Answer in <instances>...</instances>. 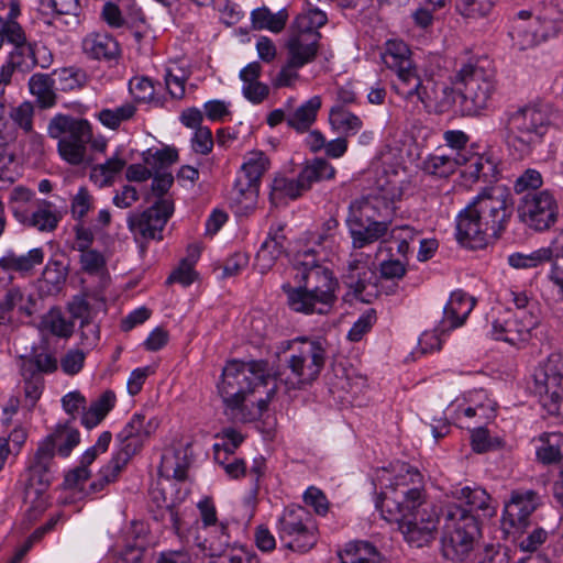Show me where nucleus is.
I'll list each match as a JSON object with an SVG mask.
<instances>
[{"mask_svg": "<svg viewBox=\"0 0 563 563\" xmlns=\"http://www.w3.org/2000/svg\"><path fill=\"white\" fill-rule=\"evenodd\" d=\"M298 286H282L288 307L303 314H329L336 301L340 284L333 272L321 263L314 249L298 251L292 258Z\"/></svg>", "mask_w": 563, "mask_h": 563, "instance_id": "nucleus-1", "label": "nucleus"}, {"mask_svg": "<svg viewBox=\"0 0 563 563\" xmlns=\"http://www.w3.org/2000/svg\"><path fill=\"white\" fill-rule=\"evenodd\" d=\"M514 210L510 192L504 187H486L455 218V238L460 245L484 249L489 239L506 230Z\"/></svg>", "mask_w": 563, "mask_h": 563, "instance_id": "nucleus-2", "label": "nucleus"}, {"mask_svg": "<svg viewBox=\"0 0 563 563\" xmlns=\"http://www.w3.org/2000/svg\"><path fill=\"white\" fill-rule=\"evenodd\" d=\"M550 103H529L507 114L503 137L510 154L522 159L542 145L553 120Z\"/></svg>", "mask_w": 563, "mask_h": 563, "instance_id": "nucleus-3", "label": "nucleus"}, {"mask_svg": "<svg viewBox=\"0 0 563 563\" xmlns=\"http://www.w3.org/2000/svg\"><path fill=\"white\" fill-rule=\"evenodd\" d=\"M441 520L442 556L453 563L466 562L482 538L477 516L464 510L461 505L445 504L441 508Z\"/></svg>", "mask_w": 563, "mask_h": 563, "instance_id": "nucleus-4", "label": "nucleus"}, {"mask_svg": "<svg viewBox=\"0 0 563 563\" xmlns=\"http://www.w3.org/2000/svg\"><path fill=\"white\" fill-rule=\"evenodd\" d=\"M268 379H271V369L267 361L245 363L233 360L224 366L218 389L227 409L240 410L244 407L246 395L253 393L258 386H266Z\"/></svg>", "mask_w": 563, "mask_h": 563, "instance_id": "nucleus-5", "label": "nucleus"}, {"mask_svg": "<svg viewBox=\"0 0 563 563\" xmlns=\"http://www.w3.org/2000/svg\"><path fill=\"white\" fill-rule=\"evenodd\" d=\"M380 514L386 521L397 523L407 542L417 548L433 539V532L441 520V511L427 500L400 507L398 500L390 499L386 503V510Z\"/></svg>", "mask_w": 563, "mask_h": 563, "instance_id": "nucleus-6", "label": "nucleus"}, {"mask_svg": "<svg viewBox=\"0 0 563 563\" xmlns=\"http://www.w3.org/2000/svg\"><path fill=\"white\" fill-rule=\"evenodd\" d=\"M380 57L386 67L396 71L398 81L394 88L400 97L408 100L416 98L426 106L434 100L429 87L433 82H422L413 66L411 52L402 40H388Z\"/></svg>", "mask_w": 563, "mask_h": 563, "instance_id": "nucleus-7", "label": "nucleus"}, {"mask_svg": "<svg viewBox=\"0 0 563 563\" xmlns=\"http://www.w3.org/2000/svg\"><path fill=\"white\" fill-rule=\"evenodd\" d=\"M455 78L463 86L460 108L464 115H478L488 108L495 91V70L487 58L463 64Z\"/></svg>", "mask_w": 563, "mask_h": 563, "instance_id": "nucleus-8", "label": "nucleus"}, {"mask_svg": "<svg viewBox=\"0 0 563 563\" xmlns=\"http://www.w3.org/2000/svg\"><path fill=\"white\" fill-rule=\"evenodd\" d=\"M286 358L290 374L285 383L289 389H301L311 385L320 375L327 358V350L320 340L297 339L288 343Z\"/></svg>", "mask_w": 563, "mask_h": 563, "instance_id": "nucleus-9", "label": "nucleus"}, {"mask_svg": "<svg viewBox=\"0 0 563 563\" xmlns=\"http://www.w3.org/2000/svg\"><path fill=\"white\" fill-rule=\"evenodd\" d=\"M48 135L58 140L60 157L71 165H80L86 156V145L91 141L92 130L86 119L57 114L47 126Z\"/></svg>", "mask_w": 563, "mask_h": 563, "instance_id": "nucleus-10", "label": "nucleus"}, {"mask_svg": "<svg viewBox=\"0 0 563 563\" xmlns=\"http://www.w3.org/2000/svg\"><path fill=\"white\" fill-rule=\"evenodd\" d=\"M317 526L312 515L302 506L286 507L278 518L277 532L286 548L307 552L317 543Z\"/></svg>", "mask_w": 563, "mask_h": 563, "instance_id": "nucleus-11", "label": "nucleus"}, {"mask_svg": "<svg viewBox=\"0 0 563 563\" xmlns=\"http://www.w3.org/2000/svg\"><path fill=\"white\" fill-rule=\"evenodd\" d=\"M335 168L324 158L308 163L296 179L277 176L273 180L271 201L277 205L282 199H297L309 190L313 183L334 178Z\"/></svg>", "mask_w": 563, "mask_h": 563, "instance_id": "nucleus-12", "label": "nucleus"}, {"mask_svg": "<svg viewBox=\"0 0 563 563\" xmlns=\"http://www.w3.org/2000/svg\"><path fill=\"white\" fill-rule=\"evenodd\" d=\"M387 481L389 483L385 485L382 498L376 501V508L380 512L386 510V503L390 499L398 500L400 507L408 504L419 505L426 500L423 477L417 468L401 463L396 475Z\"/></svg>", "mask_w": 563, "mask_h": 563, "instance_id": "nucleus-13", "label": "nucleus"}, {"mask_svg": "<svg viewBox=\"0 0 563 563\" xmlns=\"http://www.w3.org/2000/svg\"><path fill=\"white\" fill-rule=\"evenodd\" d=\"M547 262H551L549 280L558 288V294L563 300V229L558 232L549 246L529 254L514 253L508 256L509 265L517 269L538 267Z\"/></svg>", "mask_w": 563, "mask_h": 563, "instance_id": "nucleus-14", "label": "nucleus"}, {"mask_svg": "<svg viewBox=\"0 0 563 563\" xmlns=\"http://www.w3.org/2000/svg\"><path fill=\"white\" fill-rule=\"evenodd\" d=\"M269 159L261 151L251 152L234 181L232 199L241 209H253L260 191L261 179L268 169Z\"/></svg>", "mask_w": 563, "mask_h": 563, "instance_id": "nucleus-15", "label": "nucleus"}, {"mask_svg": "<svg viewBox=\"0 0 563 563\" xmlns=\"http://www.w3.org/2000/svg\"><path fill=\"white\" fill-rule=\"evenodd\" d=\"M558 202L548 189L526 192L518 206L520 221L534 231L550 229L558 221Z\"/></svg>", "mask_w": 563, "mask_h": 563, "instance_id": "nucleus-16", "label": "nucleus"}, {"mask_svg": "<svg viewBox=\"0 0 563 563\" xmlns=\"http://www.w3.org/2000/svg\"><path fill=\"white\" fill-rule=\"evenodd\" d=\"M173 213V200H157L142 212H130L126 218L128 229L136 241L139 238L161 241L163 240L162 232Z\"/></svg>", "mask_w": 563, "mask_h": 563, "instance_id": "nucleus-17", "label": "nucleus"}, {"mask_svg": "<svg viewBox=\"0 0 563 563\" xmlns=\"http://www.w3.org/2000/svg\"><path fill=\"white\" fill-rule=\"evenodd\" d=\"M537 377L540 402L551 416H558L563 402V353H552L541 373Z\"/></svg>", "mask_w": 563, "mask_h": 563, "instance_id": "nucleus-18", "label": "nucleus"}, {"mask_svg": "<svg viewBox=\"0 0 563 563\" xmlns=\"http://www.w3.org/2000/svg\"><path fill=\"white\" fill-rule=\"evenodd\" d=\"M395 194L389 196L380 192L356 199L349 207L346 221L386 222V225H389L395 210Z\"/></svg>", "mask_w": 563, "mask_h": 563, "instance_id": "nucleus-19", "label": "nucleus"}, {"mask_svg": "<svg viewBox=\"0 0 563 563\" xmlns=\"http://www.w3.org/2000/svg\"><path fill=\"white\" fill-rule=\"evenodd\" d=\"M537 319L526 311L500 313L492 323V335L496 340L517 345L528 340L530 331L536 327Z\"/></svg>", "mask_w": 563, "mask_h": 563, "instance_id": "nucleus-20", "label": "nucleus"}, {"mask_svg": "<svg viewBox=\"0 0 563 563\" xmlns=\"http://www.w3.org/2000/svg\"><path fill=\"white\" fill-rule=\"evenodd\" d=\"M158 422L155 418L146 421L143 413H134L131 420L125 424L122 431L118 434L121 442L119 453L128 455L131 460L143 446L144 441L156 430Z\"/></svg>", "mask_w": 563, "mask_h": 563, "instance_id": "nucleus-21", "label": "nucleus"}, {"mask_svg": "<svg viewBox=\"0 0 563 563\" xmlns=\"http://www.w3.org/2000/svg\"><path fill=\"white\" fill-rule=\"evenodd\" d=\"M54 457V454L40 445L37 446L34 457L27 467L26 493L30 489H34V493L40 495L52 484L57 470Z\"/></svg>", "mask_w": 563, "mask_h": 563, "instance_id": "nucleus-22", "label": "nucleus"}, {"mask_svg": "<svg viewBox=\"0 0 563 563\" xmlns=\"http://www.w3.org/2000/svg\"><path fill=\"white\" fill-rule=\"evenodd\" d=\"M538 506L539 496L534 490H514L505 505L504 519L514 528H525Z\"/></svg>", "mask_w": 563, "mask_h": 563, "instance_id": "nucleus-23", "label": "nucleus"}, {"mask_svg": "<svg viewBox=\"0 0 563 563\" xmlns=\"http://www.w3.org/2000/svg\"><path fill=\"white\" fill-rule=\"evenodd\" d=\"M321 36L313 33H303L289 29V36L286 42L290 65L303 67L317 57Z\"/></svg>", "mask_w": 563, "mask_h": 563, "instance_id": "nucleus-24", "label": "nucleus"}, {"mask_svg": "<svg viewBox=\"0 0 563 563\" xmlns=\"http://www.w3.org/2000/svg\"><path fill=\"white\" fill-rule=\"evenodd\" d=\"M84 54L92 60L117 62L121 56L119 42L109 33L91 32L81 42Z\"/></svg>", "mask_w": 563, "mask_h": 563, "instance_id": "nucleus-25", "label": "nucleus"}, {"mask_svg": "<svg viewBox=\"0 0 563 563\" xmlns=\"http://www.w3.org/2000/svg\"><path fill=\"white\" fill-rule=\"evenodd\" d=\"M284 224H272L267 238L262 243L255 257V267L261 274H266L276 261L285 253Z\"/></svg>", "mask_w": 563, "mask_h": 563, "instance_id": "nucleus-26", "label": "nucleus"}, {"mask_svg": "<svg viewBox=\"0 0 563 563\" xmlns=\"http://www.w3.org/2000/svg\"><path fill=\"white\" fill-rule=\"evenodd\" d=\"M453 504L461 505L464 510L475 515L482 511L485 517H493L496 514V505L492 496L481 486L456 487L451 492Z\"/></svg>", "mask_w": 563, "mask_h": 563, "instance_id": "nucleus-27", "label": "nucleus"}, {"mask_svg": "<svg viewBox=\"0 0 563 563\" xmlns=\"http://www.w3.org/2000/svg\"><path fill=\"white\" fill-rule=\"evenodd\" d=\"M476 305L474 297L463 290L451 294L443 309L442 330H451L461 327Z\"/></svg>", "mask_w": 563, "mask_h": 563, "instance_id": "nucleus-28", "label": "nucleus"}, {"mask_svg": "<svg viewBox=\"0 0 563 563\" xmlns=\"http://www.w3.org/2000/svg\"><path fill=\"white\" fill-rule=\"evenodd\" d=\"M10 37L11 52L8 54L7 60L14 73L16 69L29 73L38 65L36 58V43L27 41L26 33Z\"/></svg>", "mask_w": 563, "mask_h": 563, "instance_id": "nucleus-29", "label": "nucleus"}, {"mask_svg": "<svg viewBox=\"0 0 563 563\" xmlns=\"http://www.w3.org/2000/svg\"><path fill=\"white\" fill-rule=\"evenodd\" d=\"M79 442V431L67 422L65 424H58L52 433L46 435L38 443V445L54 455L57 453L63 457H67Z\"/></svg>", "mask_w": 563, "mask_h": 563, "instance_id": "nucleus-30", "label": "nucleus"}, {"mask_svg": "<svg viewBox=\"0 0 563 563\" xmlns=\"http://www.w3.org/2000/svg\"><path fill=\"white\" fill-rule=\"evenodd\" d=\"M13 214L20 222L42 232L54 231L62 219L60 214L53 209L52 202L46 200H41L37 209L31 216L24 214L16 208H14Z\"/></svg>", "mask_w": 563, "mask_h": 563, "instance_id": "nucleus-31", "label": "nucleus"}, {"mask_svg": "<svg viewBox=\"0 0 563 563\" xmlns=\"http://www.w3.org/2000/svg\"><path fill=\"white\" fill-rule=\"evenodd\" d=\"M321 107V97L312 96L307 101L297 107L294 111L287 114L286 123L288 128L295 130L297 133L308 132L314 124Z\"/></svg>", "mask_w": 563, "mask_h": 563, "instance_id": "nucleus-32", "label": "nucleus"}, {"mask_svg": "<svg viewBox=\"0 0 563 563\" xmlns=\"http://www.w3.org/2000/svg\"><path fill=\"white\" fill-rule=\"evenodd\" d=\"M375 278V272L368 267L366 262L360 260L350 261L346 272L342 276L343 284L357 298H361L366 288L374 284Z\"/></svg>", "mask_w": 563, "mask_h": 563, "instance_id": "nucleus-33", "label": "nucleus"}, {"mask_svg": "<svg viewBox=\"0 0 563 563\" xmlns=\"http://www.w3.org/2000/svg\"><path fill=\"white\" fill-rule=\"evenodd\" d=\"M462 164H466V158L461 152H455L454 154H430L422 162V170L432 176L446 178L454 174Z\"/></svg>", "mask_w": 563, "mask_h": 563, "instance_id": "nucleus-34", "label": "nucleus"}, {"mask_svg": "<svg viewBox=\"0 0 563 563\" xmlns=\"http://www.w3.org/2000/svg\"><path fill=\"white\" fill-rule=\"evenodd\" d=\"M354 249H363L384 236L388 231L386 222H356L346 221Z\"/></svg>", "mask_w": 563, "mask_h": 563, "instance_id": "nucleus-35", "label": "nucleus"}, {"mask_svg": "<svg viewBox=\"0 0 563 563\" xmlns=\"http://www.w3.org/2000/svg\"><path fill=\"white\" fill-rule=\"evenodd\" d=\"M340 563H389L369 542L356 541L346 544L339 553Z\"/></svg>", "mask_w": 563, "mask_h": 563, "instance_id": "nucleus-36", "label": "nucleus"}, {"mask_svg": "<svg viewBox=\"0 0 563 563\" xmlns=\"http://www.w3.org/2000/svg\"><path fill=\"white\" fill-rule=\"evenodd\" d=\"M537 441L540 443L536 448L538 462L551 465L563 460V433L543 432L537 438Z\"/></svg>", "mask_w": 563, "mask_h": 563, "instance_id": "nucleus-37", "label": "nucleus"}, {"mask_svg": "<svg viewBox=\"0 0 563 563\" xmlns=\"http://www.w3.org/2000/svg\"><path fill=\"white\" fill-rule=\"evenodd\" d=\"M128 455H122L119 452H115L111 460L103 465L98 475L97 478L91 482L88 488V494H97L101 493L106 489L107 486H109L112 483H115L119 478L120 473L124 470V467L129 463Z\"/></svg>", "mask_w": 563, "mask_h": 563, "instance_id": "nucleus-38", "label": "nucleus"}, {"mask_svg": "<svg viewBox=\"0 0 563 563\" xmlns=\"http://www.w3.org/2000/svg\"><path fill=\"white\" fill-rule=\"evenodd\" d=\"M203 540L199 542V547L210 556H222L231 542L228 526L223 522L202 529Z\"/></svg>", "mask_w": 563, "mask_h": 563, "instance_id": "nucleus-39", "label": "nucleus"}, {"mask_svg": "<svg viewBox=\"0 0 563 563\" xmlns=\"http://www.w3.org/2000/svg\"><path fill=\"white\" fill-rule=\"evenodd\" d=\"M44 261V251L41 247L32 249L24 255L8 252L0 258V268L4 272H18L21 274L31 272Z\"/></svg>", "mask_w": 563, "mask_h": 563, "instance_id": "nucleus-40", "label": "nucleus"}, {"mask_svg": "<svg viewBox=\"0 0 563 563\" xmlns=\"http://www.w3.org/2000/svg\"><path fill=\"white\" fill-rule=\"evenodd\" d=\"M287 20L288 12L286 9L273 13L267 7H262L251 12V23L254 30H268L273 33H279L284 30Z\"/></svg>", "mask_w": 563, "mask_h": 563, "instance_id": "nucleus-41", "label": "nucleus"}, {"mask_svg": "<svg viewBox=\"0 0 563 563\" xmlns=\"http://www.w3.org/2000/svg\"><path fill=\"white\" fill-rule=\"evenodd\" d=\"M55 80L47 74L36 73L29 79L30 92L36 98L41 108H51L56 102Z\"/></svg>", "mask_w": 563, "mask_h": 563, "instance_id": "nucleus-42", "label": "nucleus"}, {"mask_svg": "<svg viewBox=\"0 0 563 563\" xmlns=\"http://www.w3.org/2000/svg\"><path fill=\"white\" fill-rule=\"evenodd\" d=\"M68 268L62 261L51 258L42 273L43 289L48 295L60 291L66 283Z\"/></svg>", "mask_w": 563, "mask_h": 563, "instance_id": "nucleus-43", "label": "nucleus"}, {"mask_svg": "<svg viewBox=\"0 0 563 563\" xmlns=\"http://www.w3.org/2000/svg\"><path fill=\"white\" fill-rule=\"evenodd\" d=\"M24 294L20 288L12 287L7 290L0 300V325L11 324L14 308H18L25 316L32 314V310L24 305Z\"/></svg>", "mask_w": 563, "mask_h": 563, "instance_id": "nucleus-44", "label": "nucleus"}, {"mask_svg": "<svg viewBox=\"0 0 563 563\" xmlns=\"http://www.w3.org/2000/svg\"><path fill=\"white\" fill-rule=\"evenodd\" d=\"M329 122L333 129L340 130L346 135L356 134L363 126L362 120L356 114L344 110L340 104L330 109Z\"/></svg>", "mask_w": 563, "mask_h": 563, "instance_id": "nucleus-45", "label": "nucleus"}, {"mask_svg": "<svg viewBox=\"0 0 563 563\" xmlns=\"http://www.w3.org/2000/svg\"><path fill=\"white\" fill-rule=\"evenodd\" d=\"M327 22L328 16L323 11L318 8H308L296 16L290 29L321 36L319 29L325 25Z\"/></svg>", "mask_w": 563, "mask_h": 563, "instance_id": "nucleus-46", "label": "nucleus"}, {"mask_svg": "<svg viewBox=\"0 0 563 563\" xmlns=\"http://www.w3.org/2000/svg\"><path fill=\"white\" fill-rule=\"evenodd\" d=\"M53 76L55 77L54 80L55 84H57V89L62 91L80 89L88 80L86 71L78 67L56 69L54 70Z\"/></svg>", "mask_w": 563, "mask_h": 563, "instance_id": "nucleus-47", "label": "nucleus"}, {"mask_svg": "<svg viewBox=\"0 0 563 563\" xmlns=\"http://www.w3.org/2000/svg\"><path fill=\"white\" fill-rule=\"evenodd\" d=\"M509 35L512 40L514 46L518 47L520 51L538 45L532 20H514Z\"/></svg>", "mask_w": 563, "mask_h": 563, "instance_id": "nucleus-48", "label": "nucleus"}, {"mask_svg": "<svg viewBox=\"0 0 563 563\" xmlns=\"http://www.w3.org/2000/svg\"><path fill=\"white\" fill-rule=\"evenodd\" d=\"M21 375L23 377V396L16 401L32 410L43 394L44 378L42 375H29L25 372H21Z\"/></svg>", "mask_w": 563, "mask_h": 563, "instance_id": "nucleus-49", "label": "nucleus"}, {"mask_svg": "<svg viewBox=\"0 0 563 563\" xmlns=\"http://www.w3.org/2000/svg\"><path fill=\"white\" fill-rule=\"evenodd\" d=\"M135 112V106L133 103L126 102L114 109H102L98 113V119L104 126L115 130L122 122L133 118Z\"/></svg>", "mask_w": 563, "mask_h": 563, "instance_id": "nucleus-50", "label": "nucleus"}, {"mask_svg": "<svg viewBox=\"0 0 563 563\" xmlns=\"http://www.w3.org/2000/svg\"><path fill=\"white\" fill-rule=\"evenodd\" d=\"M80 253L79 263L82 272L89 275L100 276L104 282L108 277L107 261L104 255L93 249Z\"/></svg>", "mask_w": 563, "mask_h": 563, "instance_id": "nucleus-51", "label": "nucleus"}, {"mask_svg": "<svg viewBox=\"0 0 563 563\" xmlns=\"http://www.w3.org/2000/svg\"><path fill=\"white\" fill-rule=\"evenodd\" d=\"M41 328L60 338H68L73 333V324L57 309H51L42 317Z\"/></svg>", "mask_w": 563, "mask_h": 563, "instance_id": "nucleus-52", "label": "nucleus"}, {"mask_svg": "<svg viewBox=\"0 0 563 563\" xmlns=\"http://www.w3.org/2000/svg\"><path fill=\"white\" fill-rule=\"evenodd\" d=\"M56 369V358L47 353H37L32 357L23 358L21 363V372L29 375H42V373H52Z\"/></svg>", "mask_w": 563, "mask_h": 563, "instance_id": "nucleus-53", "label": "nucleus"}, {"mask_svg": "<svg viewBox=\"0 0 563 563\" xmlns=\"http://www.w3.org/2000/svg\"><path fill=\"white\" fill-rule=\"evenodd\" d=\"M8 8V12L4 16L0 15V24L5 27L4 33L10 34L12 37L21 35L25 32L23 26L16 21L22 14L21 12V0H8L7 2H0V9Z\"/></svg>", "mask_w": 563, "mask_h": 563, "instance_id": "nucleus-54", "label": "nucleus"}, {"mask_svg": "<svg viewBox=\"0 0 563 563\" xmlns=\"http://www.w3.org/2000/svg\"><path fill=\"white\" fill-rule=\"evenodd\" d=\"M494 0H456V10L466 18H482L493 9Z\"/></svg>", "mask_w": 563, "mask_h": 563, "instance_id": "nucleus-55", "label": "nucleus"}, {"mask_svg": "<svg viewBox=\"0 0 563 563\" xmlns=\"http://www.w3.org/2000/svg\"><path fill=\"white\" fill-rule=\"evenodd\" d=\"M161 475L173 477L177 481H184L187 475V466L178 462L176 452L165 453L162 456L161 466L158 468Z\"/></svg>", "mask_w": 563, "mask_h": 563, "instance_id": "nucleus-56", "label": "nucleus"}, {"mask_svg": "<svg viewBox=\"0 0 563 563\" xmlns=\"http://www.w3.org/2000/svg\"><path fill=\"white\" fill-rule=\"evenodd\" d=\"M125 164V159L114 155L108 158L103 164H99L98 166L93 167L91 177H97V173H100L102 176L101 184L110 185L115 175L124 168Z\"/></svg>", "mask_w": 563, "mask_h": 563, "instance_id": "nucleus-57", "label": "nucleus"}, {"mask_svg": "<svg viewBox=\"0 0 563 563\" xmlns=\"http://www.w3.org/2000/svg\"><path fill=\"white\" fill-rule=\"evenodd\" d=\"M377 320L375 309L366 310L352 325L347 333V339L351 342H358L362 340Z\"/></svg>", "mask_w": 563, "mask_h": 563, "instance_id": "nucleus-58", "label": "nucleus"}, {"mask_svg": "<svg viewBox=\"0 0 563 563\" xmlns=\"http://www.w3.org/2000/svg\"><path fill=\"white\" fill-rule=\"evenodd\" d=\"M178 159V153L176 150L170 147H165L163 150H157L153 154H148L145 157V163L151 166L153 172H159L161 169H165L176 163Z\"/></svg>", "mask_w": 563, "mask_h": 563, "instance_id": "nucleus-59", "label": "nucleus"}, {"mask_svg": "<svg viewBox=\"0 0 563 563\" xmlns=\"http://www.w3.org/2000/svg\"><path fill=\"white\" fill-rule=\"evenodd\" d=\"M509 549L497 543L486 544L478 553L476 563H510Z\"/></svg>", "mask_w": 563, "mask_h": 563, "instance_id": "nucleus-60", "label": "nucleus"}, {"mask_svg": "<svg viewBox=\"0 0 563 563\" xmlns=\"http://www.w3.org/2000/svg\"><path fill=\"white\" fill-rule=\"evenodd\" d=\"M129 90L137 102H146L154 97V85L147 77H133L129 82Z\"/></svg>", "mask_w": 563, "mask_h": 563, "instance_id": "nucleus-61", "label": "nucleus"}, {"mask_svg": "<svg viewBox=\"0 0 563 563\" xmlns=\"http://www.w3.org/2000/svg\"><path fill=\"white\" fill-rule=\"evenodd\" d=\"M543 184L542 175L537 169L529 168L525 170L515 181V191L523 194L536 191Z\"/></svg>", "mask_w": 563, "mask_h": 563, "instance_id": "nucleus-62", "label": "nucleus"}, {"mask_svg": "<svg viewBox=\"0 0 563 563\" xmlns=\"http://www.w3.org/2000/svg\"><path fill=\"white\" fill-rule=\"evenodd\" d=\"M303 501L307 506L313 508L314 512L319 516H325L329 511V500L324 493L314 487L310 486L303 494Z\"/></svg>", "mask_w": 563, "mask_h": 563, "instance_id": "nucleus-63", "label": "nucleus"}, {"mask_svg": "<svg viewBox=\"0 0 563 563\" xmlns=\"http://www.w3.org/2000/svg\"><path fill=\"white\" fill-rule=\"evenodd\" d=\"M257 554L246 547H234L227 551L220 563H258Z\"/></svg>", "mask_w": 563, "mask_h": 563, "instance_id": "nucleus-64", "label": "nucleus"}]
</instances>
